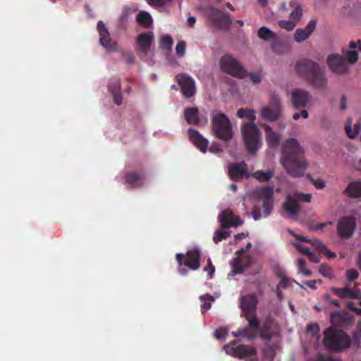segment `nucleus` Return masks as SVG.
Wrapping results in <instances>:
<instances>
[{
  "instance_id": "nucleus-1",
  "label": "nucleus",
  "mask_w": 361,
  "mask_h": 361,
  "mask_svg": "<svg viewBox=\"0 0 361 361\" xmlns=\"http://www.w3.org/2000/svg\"><path fill=\"white\" fill-rule=\"evenodd\" d=\"M281 163L293 178L304 176L308 163L304 150L295 138L287 139L281 146Z\"/></svg>"
},
{
  "instance_id": "nucleus-2",
  "label": "nucleus",
  "mask_w": 361,
  "mask_h": 361,
  "mask_svg": "<svg viewBox=\"0 0 361 361\" xmlns=\"http://www.w3.org/2000/svg\"><path fill=\"white\" fill-rule=\"evenodd\" d=\"M248 325L238 329L233 334L235 337H244L253 340L258 336L266 341H269L274 336V332L271 329V321L266 319L261 325L257 315L247 317Z\"/></svg>"
},
{
  "instance_id": "nucleus-3",
  "label": "nucleus",
  "mask_w": 361,
  "mask_h": 361,
  "mask_svg": "<svg viewBox=\"0 0 361 361\" xmlns=\"http://www.w3.org/2000/svg\"><path fill=\"white\" fill-rule=\"evenodd\" d=\"M295 69L297 73L305 78L313 87L324 88L326 86L327 80L324 71L317 63L307 59H302L296 63Z\"/></svg>"
},
{
  "instance_id": "nucleus-4",
  "label": "nucleus",
  "mask_w": 361,
  "mask_h": 361,
  "mask_svg": "<svg viewBox=\"0 0 361 361\" xmlns=\"http://www.w3.org/2000/svg\"><path fill=\"white\" fill-rule=\"evenodd\" d=\"M324 343L329 349L341 352L351 345V338L346 332L335 327H329L324 332Z\"/></svg>"
},
{
  "instance_id": "nucleus-5",
  "label": "nucleus",
  "mask_w": 361,
  "mask_h": 361,
  "mask_svg": "<svg viewBox=\"0 0 361 361\" xmlns=\"http://www.w3.org/2000/svg\"><path fill=\"white\" fill-rule=\"evenodd\" d=\"M254 196L262 201L263 213L259 207H254L252 216L255 220L262 217H267L271 213L274 206V188L271 186H264L257 188L253 192Z\"/></svg>"
},
{
  "instance_id": "nucleus-6",
  "label": "nucleus",
  "mask_w": 361,
  "mask_h": 361,
  "mask_svg": "<svg viewBox=\"0 0 361 361\" xmlns=\"http://www.w3.org/2000/svg\"><path fill=\"white\" fill-rule=\"evenodd\" d=\"M243 142L250 154H255L262 147L261 133L255 123L244 124L241 128Z\"/></svg>"
},
{
  "instance_id": "nucleus-7",
  "label": "nucleus",
  "mask_w": 361,
  "mask_h": 361,
  "mask_svg": "<svg viewBox=\"0 0 361 361\" xmlns=\"http://www.w3.org/2000/svg\"><path fill=\"white\" fill-rule=\"evenodd\" d=\"M212 129L215 136L228 141L233 137V130L230 121L224 114H217L212 118Z\"/></svg>"
},
{
  "instance_id": "nucleus-8",
  "label": "nucleus",
  "mask_w": 361,
  "mask_h": 361,
  "mask_svg": "<svg viewBox=\"0 0 361 361\" xmlns=\"http://www.w3.org/2000/svg\"><path fill=\"white\" fill-rule=\"evenodd\" d=\"M224 348L227 355L247 361L253 360L257 355L256 349L253 346L245 344L237 345L235 341L225 345Z\"/></svg>"
},
{
  "instance_id": "nucleus-9",
  "label": "nucleus",
  "mask_w": 361,
  "mask_h": 361,
  "mask_svg": "<svg viewBox=\"0 0 361 361\" xmlns=\"http://www.w3.org/2000/svg\"><path fill=\"white\" fill-rule=\"evenodd\" d=\"M219 65L222 71L235 78H243L248 75L240 63L231 55L223 56L220 59Z\"/></svg>"
},
{
  "instance_id": "nucleus-10",
  "label": "nucleus",
  "mask_w": 361,
  "mask_h": 361,
  "mask_svg": "<svg viewBox=\"0 0 361 361\" xmlns=\"http://www.w3.org/2000/svg\"><path fill=\"white\" fill-rule=\"evenodd\" d=\"M281 112L280 97L278 94L272 93L269 98V104L262 108L260 115L263 119L274 122L280 118Z\"/></svg>"
},
{
  "instance_id": "nucleus-11",
  "label": "nucleus",
  "mask_w": 361,
  "mask_h": 361,
  "mask_svg": "<svg viewBox=\"0 0 361 361\" xmlns=\"http://www.w3.org/2000/svg\"><path fill=\"white\" fill-rule=\"evenodd\" d=\"M176 259L179 267L186 266L191 270H197L200 267V252L198 249H192L186 252L176 255Z\"/></svg>"
},
{
  "instance_id": "nucleus-12",
  "label": "nucleus",
  "mask_w": 361,
  "mask_h": 361,
  "mask_svg": "<svg viewBox=\"0 0 361 361\" xmlns=\"http://www.w3.org/2000/svg\"><path fill=\"white\" fill-rule=\"evenodd\" d=\"M209 17L215 27L219 29L227 30L232 23L228 14L216 8H211L209 9Z\"/></svg>"
},
{
  "instance_id": "nucleus-13",
  "label": "nucleus",
  "mask_w": 361,
  "mask_h": 361,
  "mask_svg": "<svg viewBox=\"0 0 361 361\" xmlns=\"http://www.w3.org/2000/svg\"><path fill=\"white\" fill-rule=\"evenodd\" d=\"M355 228V219L351 216H345L338 221L337 232L341 238L348 239L352 237Z\"/></svg>"
},
{
  "instance_id": "nucleus-14",
  "label": "nucleus",
  "mask_w": 361,
  "mask_h": 361,
  "mask_svg": "<svg viewBox=\"0 0 361 361\" xmlns=\"http://www.w3.org/2000/svg\"><path fill=\"white\" fill-rule=\"evenodd\" d=\"M258 300L255 294H248L240 298V307L247 321L248 317L256 315V307Z\"/></svg>"
},
{
  "instance_id": "nucleus-15",
  "label": "nucleus",
  "mask_w": 361,
  "mask_h": 361,
  "mask_svg": "<svg viewBox=\"0 0 361 361\" xmlns=\"http://www.w3.org/2000/svg\"><path fill=\"white\" fill-rule=\"evenodd\" d=\"M97 30L100 36V44L104 47L107 51H116L117 50V44L111 40L110 34L102 21L98 22Z\"/></svg>"
},
{
  "instance_id": "nucleus-16",
  "label": "nucleus",
  "mask_w": 361,
  "mask_h": 361,
  "mask_svg": "<svg viewBox=\"0 0 361 361\" xmlns=\"http://www.w3.org/2000/svg\"><path fill=\"white\" fill-rule=\"evenodd\" d=\"M310 94L302 89H294L291 92V102L295 109H303L310 101Z\"/></svg>"
},
{
  "instance_id": "nucleus-17",
  "label": "nucleus",
  "mask_w": 361,
  "mask_h": 361,
  "mask_svg": "<svg viewBox=\"0 0 361 361\" xmlns=\"http://www.w3.org/2000/svg\"><path fill=\"white\" fill-rule=\"evenodd\" d=\"M178 82L183 94L189 98L194 95L196 91L194 80L189 75L182 73L177 76Z\"/></svg>"
},
{
  "instance_id": "nucleus-18",
  "label": "nucleus",
  "mask_w": 361,
  "mask_h": 361,
  "mask_svg": "<svg viewBox=\"0 0 361 361\" xmlns=\"http://www.w3.org/2000/svg\"><path fill=\"white\" fill-rule=\"evenodd\" d=\"M228 176L233 181H238L243 178H249L247 164L245 161H241L229 164Z\"/></svg>"
},
{
  "instance_id": "nucleus-19",
  "label": "nucleus",
  "mask_w": 361,
  "mask_h": 361,
  "mask_svg": "<svg viewBox=\"0 0 361 361\" xmlns=\"http://www.w3.org/2000/svg\"><path fill=\"white\" fill-rule=\"evenodd\" d=\"M153 39L154 35L152 32L141 33L136 39L137 50L145 56H146L149 53Z\"/></svg>"
},
{
  "instance_id": "nucleus-20",
  "label": "nucleus",
  "mask_w": 361,
  "mask_h": 361,
  "mask_svg": "<svg viewBox=\"0 0 361 361\" xmlns=\"http://www.w3.org/2000/svg\"><path fill=\"white\" fill-rule=\"evenodd\" d=\"M283 211L290 218L295 219L300 212L301 207L297 200L292 195H288L285 202L282 205Z\"/></svg>"
},
{
  "instance_id": "nucleus-21",
  "label": "nucleus",
  "mask_w": 361,
  "mask_h": 361,
  "mask_svg": "<svg viewBox=\"0 0 361 361\" xmlns=\"http://www.w3.org/2000/svg\"><path fill=\"white\" fill-rule=\"evenodd\" d=\"M219 219L224 228H228L231 226H238L243 224V221L238 217L233 216L232 212L228 209L223 211L219 214Z\"/></svg>"
},
{
  "instance_id": "nucleus-22",
  "label": "nucleus",
  "mask_w": 361,
  "mask_h": 361,
  "mask_svg": "<svg viewBox=\"0 0 361 361\" xmlns=\"http://www.w3.org/2000/svg\"><path fill=\"white\" fill-rule=\"evenodd\" d=\"M327 63L332 72L343 74L348 70L343 58L338 55H331L327 59Z\"/></svg>"
},
{
  "instance_id": "nucleus-23",
  "label": "nucleus",
  "mask_w": 361,
  "mask_h": 361,
  "mask_svg": "<svg viewBox=\"0 0 361 361\" xmlns=\"http://www.w3.org/2000/svg\"><path fill=\"white\" fill-rule=\"evenodd\" d=\"M288 233H290L291 235L295 236L298 240H300L302 242L311 243L314 246H315V247L318 250H319L320 252H324L326 255L327 257L334 258L336 257V254L333 252L329 251L327 249L326 246L319 240L314 239V240H309L306 237L300 235H298L290 230H288Z\"/></svg>"
},
{
  "instance_id": "nucleus-24",
  "label": "nucleus",
  "mask_w": 361,
  "mask_h": 361,
  "mask_svg": "<svg viewBox=\"0 0 361 361\" xmlns=\"http://www.w3.org/2000/svg\"><path fill=\"white\" fill-rule=\"evenodd\" d=\"M188 137L192 143L196 146L201 152H205L208 147V141L203 137L200 133L192 128L188 131Z\"/></svg>"
},
{
  "instance_id": "nucleus-25",
  "label": "nucleus",
  "mask_w": 361,
  "mask_h": 361,
  "mask_svg": "<svg viewBox=\"0 0 361 361\" xmlns=\"http://www.w3.org/2000/svg\"><path fill=\"white\" fill-rule=\"evenodd\" d=\"M317 26V20H311L304 29H297L294 33V39L297 42H301L310 37Z\"/></svg>"
},
{
  "instance_id": "nucleus-26",
  "label": "nucleus",
  "mask_w": 361,
  "mask_h": 361,
  "mask_svg": "<svg viewBox=\"0 0 361 361\" xmlns=\"http://www.w3.org/2000/svg\"><path fill=\"white\" fill-rule=\"evenodd\" d=\"M262 126L264 128L266 141L269 147H277L281 140L280 134L274 132L272 128L267 124H262Z\"/></svg>"
},
{
  "instance_id": "nucleus-27",
  "label": "nucleus",
  "mask_w": 361,
  "mask_h": 361,
  "mask_svg": "<svg viewBox=\"0 0 361 361\" xmlns=\"http://www.w3.org/2000/svg\"><path fill=\"white\" fill-rule=\"evenodd\" d=\"M185 119L188 124L197 126L200 123L199 111L196 107L187 108L184 111Z\"/></svg>"
},
{
  "instance_id": "nucleus-28",
  "label": "nucleus",
  "mask_w": 361,
  "mask_h": 361,
  "mask_svg": "<svg viewBox=\"0 0 361 361\" xmlns=\"http://www.w3.org/2000/svg\"><path fill=\"white\" fill-rule=\"evenodd\" d=\"M345 194L353 198L361 197V181H353L350 183L345 190Z\"/></svg>"
},
{
  "instance_id": "nucleus-29",
  "label": "nucleus",
  "mask_w": 361,
  "mask_h": 361,
  "mask_svg": "<svg viewBox=\"0 0 361 361\" xmlns=\"http://www.w3.org/2000/svg\"><path fill=\"white\" fill-rule=\"evenodd\" d=\"M289 6L293 8L290 13V19L297 24L302 16V6L295 0H291Z\"/></svg>"
},
{
  "instance_id": "nucleus-30",
  "label": "nucleus",
  "mask_w": 361,
  "mask_h": 361,
  "mask_svg": "<svg viewBox=\"0 0 361 361\" xmlns=\"http://www.w3.org/2000/svg\"><path fill=\"white\" fill-rule=\"evenodd\" d=\"M137 21L140 25L145 27H149L152 23L151 16L145 11H140L136 17Z\"/></svg>"
},
{
  "instance_id": "nucleus-31",
  "label": "nucleus",
  "mask_w": 361,
  "mask_h": 361,
  "mask_svg": "<svg viewBox=\"0 0 361 361\" xmlns=\"http://www.w3.org/2000/svg\"><path fill=\"white\" fill-rule=\"evenodd\" d=\"M331 290L333 293L342 299L350 298V297L355 296L353 294V290L350 289L348 286L343 288L333 287Z\"/></svg>"
},
{
  "instance_id": "nucleus-32",
  "label": "nucleus",
  "mask_w": 361,
  "mask_h": 361,
  "mask_svg": "<svg viewBox=\"0 0 361 361\" xmlns=\"http://www.w3.org/2000/svg\"><path fill=\"white\" fill-rule=\"evenodd\" d=\"M274 175V173L271 170L267 171H257L252 173V177L259 180V182H267Z\"/></svg>"
},
{
  "instance_id": "nucleus-33",
  "label": "nucleus",
  "mask_w": 361,
  "mask_h": 361,
  "mask_svg": "<svg viewBox=\"0 0 361 361\" xmlns=\"http://www.w3.org/2000/svg\"><path fill=\"white\" fill-rule=\"evenodd\" d=\"M230 264L232 267L233 274H239L245 271L244 265L240 258L236 257L233 259Z\"/></svg>"
},
{
  "instance_id": "nucleus-34",
  "label": "nucleus",
  "mask_w": 361,
  "mask_h": 361,
  "mask_svg": "<svg viewBox=\"0 0 361 361\" xmlns=\"http://www.w3.org/2000/svg\"><path fill=\"white\" fill-rule=\"evenodd\" d=\"M258 37L264 40H269L275 38V34L267 27H262L259 29Z\"/></svg>"
},
{
  "instance_id": "nucleus-35",
  "label": "nucleus",
  "mask_w": 361,
  "mask_h": 361,
  "mask_svg": "<svg viewBox=\"0 0 361 361\" xmlns=\"http://www.w3.org/2000/svg\"><path fill=\"white\" fill-rule=\"evenodd\" d=\"M200 299L202 302L201 307L203 311L205 312L209 310L212 307V302L214 301V298L209 294H205L204 295H201Z\"/></svg>"
},
{
  "instance_id": "nucleus-36",
  "label": "nucleus",
  "mask_w": 361,
  "mask_h": 361,
  "mask_svg": "<svg viewBox=\"0 0 361 361\" xmlns=\"http://www.w3.org/2000/svg\"><path fill=\"white\" fill-rule=\"evenodd\" d=\"M142 178V176L136 172H128L126 175V182L131 185H134L138 180Z\"/></svg>"
},
{
  "instance_id": "nucleus-37",
  "label": "nucleus",
  "mask_w": 361,
  "mask_h": 361,
  "mask_svg": "<svg viewBox=\"0 0 361 361\" xmlns=\"http://www.w3.org/2000/svg\"><path fill=\"white\" fill-rule=\"evenodd\" d=\"M173 44L172 37L170 35H164L160 39V47L161 49L169 51L171 49Z\"/></svg>"
},
{
  "instance_id": "nucleus-38",
  "label": "nucleus",
  "mask_w": 361,
  "mask_h": 361,
  "mask_svg": "<svg viewBox=\"0 0 361 361\" xmlns=\"http://www.w3.org/2000/svg\"><path fill=\"white\" fill-rule=\"evenodd\" d=\"M230 233L228 231L219 229L217 230L213 236V240L215 243H218L223 240L226 239L228 237H229Z\"/></svg>"
},
{
  "instance_id": "nucleus-39",
  "label": "nucleus",
  "mask_w": 361,
  "mask_h": 361,
  "mask_svg": "<svg viewBox=\"0 0 361 361\" xmlns=\"http://www.w3.org/2000/svg\"><path fill=\"white\" fill-rule=\"evenodd\" d=\"M319 271L325 278L331 279L333 277L332 269L328 264H321L319 269Z\"/></svg>"
},
{
  "instance_id": "nucleus-40",
  "label": "nucleus",
  "mask_w": 361,
  "mask_h": 361,
  "mask_svg": "<svg viewBox=\"0 0 361 361\" xmlns=\"http://www.w3.org/2000/svg\"><path fill=\"white\" fill-rule=\"evenodd\" d=\"M279 25L281 28L287 31H291L296 26V24L292 20H281L279 21Z\"/></svg>"
},
{
  "instance_id": "nucleus-41",
  "label": "nucleus",
  "mask_w": 361,
  "mask_h": 361,
  "mask_svg": "<svg viewBox=\"0 0 361 361\" xmlns=\"http://www.w3.org/2000/svg\"><path fill=\"white\" fill-rule=\"evenodd\" d=\"M338 319H341L344 323H348V322H351L350 318L343 317L340 312H332L331 314V324H336L337 323V320Z\"/></svg>"
},
{
  "instance_id": "nucleus-42",
  "label": "nucleus",
  "mask_w": 361,
  "mask_h": 361,
  "mask_svg": "<svg viewBox=\"0 0 361 361\" xmlns=\"http://www.w3.org/2000/svg\"><path fill=\"white\" fill-rule=\"evenodd\" d=\"M109 90L111 92L120 90H121L120 80L117 78H111L109 81Z\"/></svg>"
},
{
  "instance_id": "nucleus-43",
  "label": "nucleus",
  "mask_w": 361,
  "mask_h": 361,
  "mask_svg": "<svg viewBox=\"0 0 361 361\" xmlns=\"http://www.w3.org/2000/svg\"><path fill=\"white\" fill-rule=\"evenodd\" d=\"M293 197L297 200V201L310 202L312 200V195L310 193H302V192H296L294 194Z\"/></svg>"
},
{
  "instance_id": "nucleus-44",
  "label": "nucleus",
  "mask_w": 361,
  "mask_h": 361,
  "mask_svg": "<svg viewBox=\"0 0 361 361\" xmlns=\"http://www.w3.org/2000/svg\"><path fill=\"white\" fill-rule=\"evenodd\" d=\"M298 269L300 273L305 276H310L312 275V271L309 269H305L306 262L303 259H299L298 260Z\"/></svg>"
},
{
  "instance_id": "nucleus-45",
  "label": "nucleus",
  "mask_w": 361,
  "mask_h": 361,
  "mask_svg": "<svg viewBox=\"0 0 361 361\" xmlns=\"http://www.w3.org/2000/svg\"><path fill=\"white\" fill-rule=\"evenodd\" d=\"M345 57L348 63H354L357 61L358 54L356 51H348L346 53Z\"/></svg>"
},
{
  "instance_id": "nucleus-46",
  "label": "nucleus",
  "mask_w": 361,
  "mask_h": 361,
  "mask_svg": "<svg viewBox=\"0 0 361 361\" xmlns=\"http://www.w3.org/2000/svg\"><path fill=\"white\" fill-rule=\"evenodd\" d=\"M228 334V330L226 328H219L214 331V336L217 339H224Z\"/></svg>"
},
{
  "instance_id": "nucleus-47",
  "label": "nucleus",
  "mask_w": 361,
  "mask_h": 361,
  "mask_svg": "<svg viewBox=\"0 0 361 361\" xmlns=\"http://www.w3.org/2000/svg\"><path fill=\"white\" fill-rule=\"evenodd\" d=\"M186 43L184 41H179L176 47L177 54L183 56L185 54Z\"/></svg>"
},
{
  "instance_id": "nucleus-48",
  "label": "nucleus",
  "mask_w": 361,
  "mask_h": 361,
  "mask_svg": "<svg viewBox=\"0 0 361 361\" xmlns=\"http://www.w3.org/2000/svg\"><path fill=\"white\" fill-rule=\"evenodd\" d=\"M307 178L313 183L317 189H323L326 186V183L322 179H313L310 175H307Z\"/></svg>"
},
{
  "instance_id": "nucleus-49",
  "label": "nucleus",
  "mask_w": 361,
  "mask_h": 361,
  "mask_svg": "<svg viewBox=\"0 0 361 361\" xmlns=\"http://www.w3.org/2000/svg\"><path fill=\"white\" fill-rule=\"evenodd\" d=\"M204 271H207L208 278L211 279L215 271V267L212 264L210 259H207V266L204 268Z\"/></svg>"
},
{
  "instance_id": "nucleus-50",
  "label": "nucleus",
  "mask_w": 361,
  "mask_h": 361,
  "mask_svg": "<svg viewBox=\"0 0 361 361\" xmlns=\"http://www.w3.org/2000/svg\"><path fill=\"white\" fill-rule=\"evenodd\" d=\"M307 331L311 334L313 336H316L319 332V328L317 324H310L307 326Z\"/></svg>"
},
{
  "instance_id": "nucleus-51",
  "label": "nucleus",
  "mask_w": 361,
  "mask_h": 361,
  "mask_svg": "<svg viewBox=\"0 0 361 361\" xmlns=\"http://www.w3.org/2000/svg\"><path fill=\"white\" fill-rule=\"evenodd\" d=\"M347 274V279L348 281H353L356 279L358 278L359 274L357 270L355 269H348L346 271Z\"/></svg>"
},
{
  "instance_id": "nucleus-52",
  "label": "nucleus",
  "mask_w": 361,
  "mask_h": 361,
  "mask_svg": "<svg viewBox=\"0 0 361 361\" xmlns=\"http://www.w3.org/2000/svg\"><path fill=\"white\" fill-rule=\"evenodd\" d=\"M111 94L113 95L114 102L117 105L121 104L122 101H123V97L121 93V91L118 90V91L111 92Z\"/></svg>"
},
{
  "instance_id": "nucleus-53",
  "label": "nucleus",
  "mask_w": 361,
  "mask_h": 361,
  "mask_svg": "<svg viewBox=\"0 0 361 361\" xmlns=\"http://www.w3.org/2000/svg\"><path fill=\"white\" fill-rule=\"evenodd\" d=\"M293 245H295V247L298 249V250L299 252H300L301 253H302L307 256H309V255H310L312 252H310V250L308 247H306L299 243H294Z\"/></svg>"
},
{
  "instance_id": "nucleus-54",
  "label": "nucleus",
  "mask_w": 361,
  "mask_h": 361,
  "mask_svg": "<svg viewBox=\"0 0 361 361\" xmlns=\"http://www.w3.org/2000/svg\"><path fill=\"white\" fill-rule=\"evenodd\" d=\"M245 117L254 123L256 119L255 111L253 109H246Z\"/></svg>"
},
{
  "instance_id": "nucleus-55",
  "label": "nucleus",
  "mask_w": 361,
  "mask_h": 361,
  "mask_svg": "<svg viewBox=\"0 0 361 361\" xmlns=\"http://www.w3.org/2000/svg\"><path fill=\"white\" fill-rule=\"evenodd\" d=\"M326 225H332L331 221H328L325 223H319L317 225L311 226V230L312 231H319L323 229Z\"/></svg>"
},
{
  "instance_id": "nucleus-56",
  "label": "nucleus",
  "mask_w": 361,
  "mask_h": 361,
  "mask_svg": "<svg viewBox=\"0 0 361 361\" xmlns=\"http://www.w3.org/2000/svg\"><path fill=\"white\" fill-rule=\"evenodd\" d=\"M319 283H322V280H310V281H305L304 283L307 285L308 287L311 288L312 289H316V284Z\"/></svg>"
},
{
  "instance_id": "nucleus-57",
  "label": "nucleus",
  "mask_w": 361,
  "mask_h": 361,
  "mask_svg": "<svg viewBox=\"0 0 361 361\" xmlns=\"http://www.w3.org/2000/svg\"><path fill=\"white\" fill-rule=\"evenodd\" d=\"M243 261V264L244 265L245 270L249 268L252 264V258L250 256H247L244 259H241Z\"/></svg>"
},
{
  "instance_id": "nucleus-58",
  "label": "nucleus",
  "mask_w": 361,
  "mask_h": 361,
  "mask_svg": "<svg viewBox=\"0 0 361 361\" xmlns=\"http://www.w3.org/2000/svg\"><path fill=\"white\" fill-rule=\"evenodd\" d=\"M149 4L151 5H156L159 6H161L164 5L166 2L171 1V0H147Z\"/></svg>"
},
{
  "instance_id": "nucleus-59",
  "label": "nucleus",
  "mask_w": 361,
  "mask_h": 361,
  "mask_svg": "<svg viewBox=\"0 0 361 361\" xmlns=\"http://www.w3.org/2000/svg\"><path fill=\"white\" fill-rule=\"evenodd\" d=\"M349 47L351 49H355V48H358L361 50V41L358 40L357 42L351 41L349 44Z\"/></svg>"
},
{
  "instance_id": "nucleus-60",
  "label": "nucleus",
  "mask_w": 361,
  "mask_h": 361,
  "mask_svg": "<svg viewBox=\"0 0 361 361\" xmlns=\"http://www.w3.org/2000/svg\"><path fill=\"white\" fill-rule=\"evenodd\" d=\"M307 257H309V259L313 263H318L319 262V257L313 252H311V254Z\"/></svg>"
},
{
  "instance_id": "nucleus-61",
  "label": "nucleus",
  "mask_w": 361,
  "mask_h": 361,
  "mask_svg": "<svg viewBox=\"0 0 361 361\" xmlns=\"http://www.w3.org/2000/svg\"><path fill=\"white\" fill-rule=\"evenodd\" d=\"M251 80L254 83H258L261 81V76L258 74H250V75Z\"/></svg>"
},
{
  "instance_id": "nucleus-62",
  "label": "nucleus",
  "mask_w": 361,
  "mask_h": 361,
  "mask_svg": "<svg viewBox=\"0 0 361 361\" xmlns=\"http://www.w3.org/2000/svg\"><path fill=\"white\" fill-rule=\"evenodd\" d=\"M347 107V99L345 95L341 97V109L345 110Z\"/></svg>"
},
{
  "instance_id": "nucleus-63",
  "label": "nucleus",
  "mask_w": 361,
  "mask_h": 361,
  "mask_svg": "<svg viewBox=\"0 0 361 361\" xmlns=\"http://www.w3.org/2000/svg\"><path fill=\"white\" fill-rule=\"evenodd\" d=\"M246 109H240L237 111V116L240 118H244L245 115Z\"/></svg>"
},
{
  "instance_id": "nucleus-64",
  "label": "nucleus",
  "mask_w": 361,
  "mask_h": 361,
  "mask_svg": "<svg viewBox=\"0 0 361 361\" xmlns=\"http://www.w3.org/2000/svg\"><path fill=\"white\" fill-rule=\"evenodd\" d=\"M188 22L189 23V25H190V27H192L193 25L196 22V18L194 17V16H190L188 18Z\"/></svg>"
}]
</instances>
